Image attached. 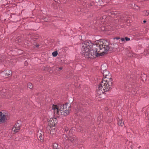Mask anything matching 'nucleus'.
I'll return each mask as SVG.
<instances>
[{"label":"nucleus","mask_w":149,"mask_h":149,"mask_svg":"<svg viewBox=\"0 0 149 149\" xmlns=\"http://www.w3.org/2000/svg\"><path fill=\"white\" fill-rule=\"evenodd\" d=\"M109 41L101 39L97 45L93 44L89 40L84 42L81 45V52L86 58H93L95 56L103 55L113 48L109 46Z\"/></svg>","instance_id":"nucleus-1"},{"label":"nucleus","mask_w":149,"mask_h":149,"mask_svg":"<svg viewBox=\"0 0 149 149\" xmlns=\"http://www.w3.org/2000/svg\"><path fill=\"white\" fill-rule=\"evenodd\" d=\"M103 74L104 77L97 89V93L100 95L110 91L112 85V79L111 77H109V72L104 70Z\"/></svg>","instance_id":"nucleus-2"},{"label":"nucleus","mask_w":149,"mask_h":149,"mask_svg":"<svg viewBox=\"0 0 149 149\" xmlns=\"http://www.w3.org/2000/svg\"><path fill=\"white\" fill-rule=\"evenodd\" d=\"M67 105H68V104L67 103L65 104H59L58 105L53 104L51 110L54 112V114L66 116L69 114V111L71 109L70 106H68V109Z\"/></svg>","instance_id":"nucleus-3"},{"label":"nucleus","mask_w":149,"mask_h":149,"mask_svg":"<svg viewBox=\"0 0 149 149\" xmlns=\"http://www.w3.org/2000/svg\"><path fill=\"white\" fill-rule=\"evenodd\" d=\"M19 122H20V121H18L12 128V131L15 133L18 132L20 129V125L19 124Z\"/></svg>","instance_id":"nucleus-4"},{"label":"nucleus","mask_w":149,"mask_h":149,"mask_svg":"<svg viewBox=\"0 0 149 149\" xmlns=\"http://www.w3.org/2000/svg\"><path fill=\"white\" fill-rule=\"evenodd\" d=\"M1 74L3 77H8L10 76L12 74V72L10 70H6L4 71Z\"/></svg>","instance_id":"nucleus-5"},{"label":"nucleus","mask_w":149,"mask_h":149,"mask_svg":"<svg viewBox=\"0 0 149 149\" xmlns=\"http://www.w3.org/2000/svg\"><path fill=\"white\" fill-rule=\"evenodd\" d=\"M37 135L38 140L40 141L43 142L44 141L43 133L41 130L38 131Z\"/></svg>","instance_id":"nucleus-6"},{"label":"nucleus","mask_w":149,"mask_h":149,"mask_svg":"<svg viewBox=\"0 0 149 149\" xmlns=\"http://www.w3.org/2000/svg\"><path fill=\"white\" fill-rule=\"evenodd\" d=\"M6 116L3 114L1 112H0V123L4 122L6 120Z\"/></svg>","instance_id":"nucleus-7"},{"label":"nucleus","mask_w":149,"mask_h":149,"mask_svg":"<svg viewBox=\"0 0 149 149\" xmlns=\"http://www.w3.org/2000/svg\"><path fill=\"white\" fill-rule=\"evenodd\" d=\"M67 137L68 138V141L73 143L74 141L76 136L74 135L72 136L71 134H70L69 135H68Z\"/></svg>","instance_id":"nucleus-8"},{"label":"nucleus","mask_w":149,"mask_h":149,"mask_svg":"<svg viewBox=\"0 0 149 149\" xmlns=\"http://www.w3.org/2000/svg\"><path fill=\"white\" fill-rule=\"evenodd\" d=\"M149 13V11L148 10H144L143 12V14L145 16H148Z\"/></svg>","instance_id":"nucleus-9"},{"label":"nucleus","mask_w":149,"mask_h":149,"mask_svg":"<svg viewBox=\"0 0 149 149\" xmlns=\"http://www.w3.org/2000/svg\"><path fill=\"white\" fill-rule=\"evenodd\" d=\"M70 131L68 130V129L67 128H66L65 129V131L64 132V133L65 134H68V133H70L69 134H70Z\"/></svg>","instance_id":"nucleus-10"},{"label":"nucleus","mask_w":149,"mask_h":149,"mask_svg":"<svg viewBox=\"0 0 149 149\" xmlns=\"http://www.w3.org/2000/svg\"><path fill=\"white\" fill-rule=\"evenodd\" d=\"M118 124L119 125L121 126H123L124 124L123 122L122 121H118Z\"/></svg>","instance_id":"nucleus-11"},{"label":"nucleus","mask_w":149,"mask_h":149,"mask_svg":"<svg viewBox=\"0 0 149 149\" xmlns=\"http://www.w3.org/2000/svg\"><path fill=\"white\" fill-rule=\"evenodd\" d=\"M28 87L30 89H31L33 87V86L31 83H29L27 84Z\"/></svg>","instance_id":"nucleus-12"},{"label":"nucleus","mask_w":149,"mask_h":149,"mask_svg":"<svg viewBox=\"0 0 149 149\" xmlns=\"http://www.w3.org/2000/svg\"><path fill=\"white\" fill-rule=\"evenodd\" d=\"M57 54L58 52L57 51L54 52L52 53V55L54 57L56 56H57Z\"/></svg>","instance_id":"nucleus-13"},{"label":"nucleus","mask_w":149,"mask_h":149,"mask_svg":"<svg viewBox=\"0 0 149 149\" xmlns=\"http://www.w3.org/2000/svg\"><path fill=\"white\" fill-rule=\"evenodd\" d=\"M58 147V144L56 143H54L53 144V148L54 149H57Z\"/></svg>","instance_id":"nucleus-14"},{"label":"nucleus","mask_w":149,"mask_h":149,"mask_svg":"<svg viewBox=\"0 0 149 149\" xmlns=\"http://www.w3.org/2000/svg\"><path fill=\"white\" fill-rule=\"evenodd\" d=\"M149 54V48L146 49V51L145 52V54H146V55H148V54Z\"/></svg>","instance_id":"nucleus-15"},{"label":"nucleus","mask_w":149,"mask_h":149,"mask_svg":"<svg viewBox=\"0 0 149 149\" xmlns=\"http://www.w3.org/2000/svg\"><path fill=\"white\" fill-rule=\"evenodd\" d=\"M134 9L136 10H138L139 8V7L137 5H134Z\"/></svg>","instance_id":"nucleus-16"},{"label":"nucleus","mask_w":149,"mask_h":149,"mask_svg":"<svg viewBox=\"0 0 149 149\" xmlns=\"http://www.w3.org/2000/svg\"><path fill=\"white\" fill-rule=\"evenodd\" d=\"M129 82H130V83H134L135 81V80H133L132 78H130L129 80Z\"/></svg>","instance_id":"nucleus-17"},{"label":"nucleus","mask_w":149,"mask_h":149,"mask_svg":"<svg viewBox=\"0 0 149 149\" xmlns=\"http://www.w3.org/2000/svg\"><path fill=\"white\" fill-rule=\"evenodd\" d=\"M127 85H128V84H126L125 85V86L126 87V88H127L128 87V88H130L131 85H129V86H127Z\"/></svg>","instance_id":"nucleus-18"},{"label":"nucleus","mask_w":149,"mask_h":149,"mask_svg":"<svg viewBox=\"0 0 149 149\" xmlns=\"http://www.w3.org/2000/svg\"><path fill=\"white\" fill-rule=\"evenodd\" d=\"M62 67H60L59 68H57L56 69V70L60 71L62 69Z\"/></svg>","instance_id":"nucleus-19"},{"label":"nucleus","mask_w":149,"mask_h":149,"mask_svg":"<svg viewBox=\"0 0 149 149\" xmlns=\"http://www.w3.org/2000/svg\"><path fill=\"white\" fill-rule=\"evenodd\" d=\"M125 39V40H126L127 41H129L130 40V39L129 38H128L127 37H126Z\"/></svg>","instance_id":"nucleus-20"},{"label":"nucleus","mask_w":149,"mask_h":149,"mask_svg":"<svg viewBox=\"0 0 149 149\" xmlns=\"http://www.w3.org/2000/svg\"><path fill=\"white\" fill-rule=\"evenodd\" d=\"M120 40L122 42H125V39L124 38H121L120 39Z\"/></svg>","instance_id":"nucleus-21"},{"label":"nucleus","mask_w":149,"mask_h":149,"mask_svg":"<svg viewBox=\"0 0 149 149\" xmlns=\"http://www.w3.org/2000/svg\"><path fill=\"white\" fill-rule=\"evenodd\" d=\"M4 61V60L3 59H1L0 58V62H3Z\"/></svg>","instance_id":"nucleus-22"},{"label":"nucleus","mask_w":149,"mask_h":149,"mask_svg":"<svg viewBox=\"0 0 149 149\" xmlns=\"http://www.w3.org/2000/svg\"><path fill=\"white\" fill-rule=\"evenodd\" d=\"M35 46L36 47H38L39 46V45L38 44H36Z\"/></svg>","instance_id":"nucleus-23"},{"label":"nucleus","mask_w":149,"mask_h":149,"mask_svg":"<svg viewBox=\"0 0 149 149\" xmlns=\"http://www.w3.org/2000/svg\"><path fill=\"white\" fill-rule=\"evenodd\" d=\"M114 39H117V40H118V39H120V38H118V37H116V38H114Z\"/></svg>","instance_id":"nucleus-24"},{"label":"nucleus","mask_w":149,"mask_h":149,"mask_svg":"<svg viewBox=\"0 0 149 149\" xmlns=\"http://www.w3.org/2000/svg\"><path fill=\"white\" fill-rule=\"evenodd\" d=\"M146 22V20L143 21V22L144 23H145Z\"/></svg>","instance_id":"nucleus-25"},{"label":"nucleus","mask_w":149,"mask_h":149,"mask_svg":"<svg viewBox=\"0 0 149 149\" xmlns=\"http://www.w3.org/2000/svg\"><path fill=\"white\" fill-rule=\"evenodd\" d=\"M140 146H139V148H140Z\"/></svg>","instance_id":"nucleus-26"},{"label":"nucleus","mask_w":149,"mask_h":149,"mask_svg":"<svg viewBox=\"0 0 149 149\" xmlns=\"http://www.w3.org/2000/svg\"><path fill=\"white\" fill-rule=\"evenodd\" d=\"M140 146H139V148H140Z\"/></svg>","instance_id":"nucleus-27"}]
</instances>
